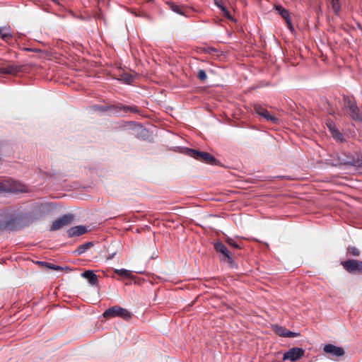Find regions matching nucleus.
<instances>
[{
    "instance_id": "obj_5",
    "label": "nucleus",
    "mask_w": 362,
    "mask_h": 362,
    "mask_svg": "<svg viewBox=\"0 0 362 362\" xmlns=\"http://www.w3.org/2000/svg\"><path fill=\"white\" fill-rule=\"evenodd\" d=\"M214 249L216 250L217 253L220 254V259L222 262H227L232 268L237 267V264L232 258V256L229 250L223 243L219 241L215 243Z\"/></svg>"
},
{
    "instance_id": "obj_11",
    "label": "nucleus",
    "mask_w": 362,
    "mask_h": 362,
    "mask_svg": "<svg viewBox=\"0 0 362 362\" xmlns=\"http://www.w3.org/2000/svg\"><path fill=\"white\" fill-rule=\"evenodd\" d=\"M255 110L259 115L262 116L267 121H270L273 123H276L278 121L277 118L271 115L268 110L261 105H255Z\"/></svg>"
},
{
    "instance_id": "obj_20",
    "label": "nucleus",
    "mask_w": 362,
    "mask_h": 362,
    "mask_svg": "<svg viewBox=\"0 0 362 362\" xmlns=\"http://www.w3.org/2000/svg\"><path fill=\"white\" fill-rule=\"evenodd\" d=\"M168 6L173 11L180 15H184V8L182 6L177 5L174 2H169Z\"/></svg>"
},
{
    "instance_id": "obj_8",
    "label": "nucleus",
    "mask_w": 362,
    "mask_h": 362,
    "mask_svg": "<svg viewBox=\"0 0 362 362\" xmlns=\"http://www.w3.org/2000/svg\"><path fill=\"white\" fill-rule=\"evenodd\" d=\"M23 191L21 186L13 180H7L0 182V192H16Z\"/></svg>"
},
{
    "instance_id": "obj_21",
    "label": "nucleus",
    "mask_w": 362,
    "mask_h": 362,
    "mask_svg": "<svg viewBox=\"0 0 362 362\" xmlns=\"http://www.w3.org/2000/svg\"><path fill=\"white\" fill-rule=\"evenodd\" d=\"M119 80L124 83L131 84L134 80V77L129 73H123L120 75Z\"/></svg>"
},
{
    "instance_id": "obj_15",
    "label": "nucleus",
    "mask_w": 362,
    "mask_h": 362,
    "mask_svg": "<svg viewBox=\"0 0 362 362\" xmlns=\"http://www.w3.org/2000/svg\"><path fill=\"white\" fill-rule=\"evenodd\" d=\"M0 37L6 42H8L12 38L11 29L10 26L0 27Z\"/></svg>"
},
{
    "instance_id": "obj_29",
    "label": "nucleus",
    "mask_w": 362,
    "mask_h": 362,
    "mask_svg": "<svg viewBox=\"0 0 362 362\" xmlns=\"http://www.w3.org/2000/svg\"><path fill=\"white\" fill-rule=\"evenodd\" d=\"M348 252L353 256L358 257L360 255V251L356 247H349Z\"/></svg>"
},
{
    "instance_id": "obj_14",
    "label": "nucleus",
    "mask_w": 362,
    "mask_h": 362,
    "mask_svg": "<svg viewBox=\"0 0 362 362\" xmlns=\"http://www.w3.org/2000/svg\"><path fill=\"white\" fill-rule=\"evenodd\" d=\"M87 232V228L83 226H74L67 230V235L69 238H73L75 236H79Z\"/></svg>"
},
{
    "instance_id": "obj_31",
    "label": "nucleus",
    "mask_w": 362,
    "mask_h": 362,
    "mask_svg": "<svg viewBox=\"0 0 362 362\" xmlns=\"http://www.w3.org/2000/svg\"><path fill=\"white\" fill-rule=\"evenodd\" d=\"M300 335L299 333L298 332H291V331H289L288 329L287 332H286V337H298Z\"/></svg>"
},
{
    "instance_id": "obj_23",
    "label": "nucleus",
    "mask_w": 362,
    "mask_h": 362,
    "mask_svg": "<svg viewBox=\"0 0 362 362\" xmlns=\"http://www.w3.org/2000/svg\"><path fill=\"white\" fill-rule=\"evenodd\" d=\"M276 9L279 11V13L286 21L290 18V14L288 10L285 9L281 6L276 7Z\"/></svg>"
},
{
    "instance_id": "obj_26",
    "label": "nucleus",
    "mask_w": 362,
    "mask_h": 362,
    "mask_svg": "<svg viewBox=\"0 0 362 362\" xmlns=\"http://www.w3.org/2000/svg\"><path fill=\"white\" fill-rule=\"evenodd\" d=\"M226 242L231 247L236 248V249H240V245L232 238L230 237H226L225 239Z\"/></svg>"
},
{
    "instance_id": "obj_28",
    "label": "nucleus",
    "mask_w": 362,
    "mask_h": 362,
    "mask_svg": "<svg viewBox=\"0 0 362 362\" xmlns=\"http://www.w3.org/2000/svg\"><path fill=\"white\" fill-rule=\"evenodd\" d=\"M197 78L201 81H204L207 78V75L206 74V71L203 69H199L197 73Z\"/></svg>"
},
{
    "instance_id": "obj_13",
    "label": "nucleus",
    "mask_w": 362,
    "mask_h": 362,
    "mask_svg": "<svg viewBox=\"0 0 362 362\" xmlns=\"http://www.w3.org/2000/svg\"><path fill=\"white\" fill-rule=\"evenodd\" d=\"M81 276L88 281L89 284L93 286H98V276L92 270H86L81 274Z\"/></svg>"
},
{
    "instance_id": "obj_24",
    "label": "nucleus",
    "mask_w": 362,
    "mask_h": 362,
    "mask_svg": "<svg viewBox=\"0 0 362 362\" xmlns=\"http://www.w3.org/2000/svg\"><path fill=\"white\" fill-rule=\"evenodd\" d=\"M119 108L121 110H124V112H134V113H136V112H139V107L135 105H132V106L122 105L119 107Z\"/></svg>"
},
{
    "instance_id": "obj_30",
    "label": "nucleus",
    "mask_w": 362,
    "mask_h": 362,
    "mask_svg": "<svg viewBox=\"0 0 362 362\" xmlns=\"http://www.w3.org/2000/svg\"><path fill=\"white\" fill-rule=\"evenodd\" d=\"M112 107L111 106H95L94 109L95 110H99L101 112H106L109 110Z\"/></svg>"
},
{
    "instance_id": "obj_32",
    "label": "nucleus",
    "mask_w": 362,
    "mask_h": 362,
    "mask_svg": "<svg viewBox=\"0 0 362 362\" xmlns=\"http://www.w3.org/2000/svg\"><path fill=\"white\" fill-rule=\"evenodd\" d=\"M286 24H287V27H288V28L291 32H293V31L294 30V28H293V26L292 22H291V18H288V19H287V20L286 21Z\"/></svg>"
},
{
    "instance_id": "obj_27",
    "label": "nucleus",
    "mask_w": 362,
    "mask_h": 362,
    "mask_svg": "<svg viewBox=\"0 0 362 362\" xmlns=\"http://www.w3.org/2000/svg\"><path fill=\"white\" fill-rule=\"evenodd\" d=\"M39 263L45 264L47 267L52 269L54 270H56V271H62V268L58 265H55V264L48 263V262H40Z\"/></svg>"
},
{
    "instance_id": "obj_12",
    "label": "nucleus",
    "mask_w": 362,
    "mask_h": 362,
    "mask_svg": "<svg viewBox=\"0 0 362 362\" xmlns=\"http://www.w3.org/2000/svg\"><path fill=\"white\" fill-rule=\"evenodd\" d=\"M327 127L330 132L332 137L337 141H343L344 136L343 134L337 129L335 124L332 120H329L327 122Z\"/></svg>"
},
{
    "instance_id": "obj_10",
    "label": "nucleus",
    "mask_w": 362,
    "mask_h": 362,
    "mask_svg": "<svg viewBox=\"0 0 362 362\" xmlns=\"http://www.w3.org/2000/svg\"><path fill=\"white\" fill-rule=\"evenodd\" d=\"M323 351L336 358L341 357L345 354V351L341 347L336 346L331 344L325 345Z\"/></svg>"
},
{
    "instance_id": "obj_18",
    "label": "nucleus",
    "mask_w": 362,
    "mask_h": 362,
    "mask_svg": "<svg viewBox=\"0 0 362 362\" xmlns=\"http://www.w3.org/2000/svg\"><path fill=\"white\" fill-rule=\"evenodd\" d=\"M272 329L274 332L279 337H286V332L288 331V329L286 327L280 326L279 325H272Z\"/></svg>"
},
{
    "instance_id": "obj_25",
    "label": "nucleus",
    "mask_w": 362,
    "mask_h": 362,
    "mask_svg": "<svg viewBox=\"0 0 362 362\" xmlns=\"http://www.w3.org/2000/svg\"><path fill=\"white\" fill-rule=\"evenodd\" d=\"M215 4L223 12L225 16L230 18V12L223 5L221 1L215 0Z\"/></svg>"
},
{
    "instance_id": "obj_3",
    "label": "nucleus",
    "mask_w": 362,
    "mask_h": 362,
    "mask_svg": "<svg viewBox=\"0 0 362 362\" xmlns=\"http://www.w3.org/2000/svg\"><path fill=\"white\" fill-rule=\"evenodd\" d=\"M103 316L105 318L119 317L125 320H129L132 318L130 312L119 305L109 308L103 313Z\"/></svg>"
},
{
    "instance_id": "obj_1",
    "label": "nucleus",
    "mask_w": 362,
    "mask_h": 362,
    "mask_svg": "<svg viewBox=\"0 0 362 362\" xmlns=\"http://www.w3.org/2000/svg\"><path fill=\"white\" fill-rule=\"evenodd\" d=\"M23 215L16 211H6L1 215L0 230L4 229L17 230L21 227Z\"/></svg>"
},
{
    "instance_id": "obj_33",
    "label": "nucleus",
    "mask_w": 362,
    "mask_h": 362,
    "mask_svg": "<svg viewBox=\"0 0 362 362\" xmlns=\"http://www.w3.org/2000/svg\"><path fill=\"white\" fill-rule=\"evenodd\" d=\"M115 255V253H112V255H110L107 257V259H112V258L114 257Z\"/></svg>"
},
{
    "instance_id": "obj_22",
    "label": "nucleus",
    "mask_w": 362,
    "mask_h": 362,
    "mask_svg": "<svg viewBox=\"0 0 362 362\" xmlns=\"http://www.w3.org/2000/svg\"><path fill=\"white\" fill-rule=\"evenodd\" d=\"M332 2V8L334 12V13L338 16L341 11V4L340 0H331Z\"/></svg>"
},
{
    "instance_id": "obj_2",
    "label": "nucleus",
    "mask_w": 362,
    "mask_h": 362,
    "mask_svg": "<svg viewBox=\"0 0 362 362\" xmlns=\"http://www.w3.org/2000/svg\"><path fill=\"white\" fill-rule=\"evenodd\" d=\"M344 106L346 110V114L355 122L362 121V114L353 96L344 95Z\"/></svg>"
},
{
    "instance_id": "obj_16",
    "label": "nucleus",
    "mask_w": 362,
    "mask_h": 362,
    "mask_svg": "<svg viewBox=\"0 0 362 362\" xmlns=\"http://www.w3.org/2000/svg\"><path fill=\"white\" fill-rule=\"evenodd\" d=\"M18 71L19 68L13 65L0 67V74H16Z\"/></svg>"
},
{
    "instance_id": "obj_34",
    "label": "nucleus",
    "mask_w": 362,
    "mask_h": 362,
    "mask_svg": "<svg viewBox=\"0 0 362 362\" xmlns=\"http://www.w3.org/2000/svg\"><path fill=\"white\" fill-rule=\"evenodd\" d=\"M52 1L56 2V1H57V0H52Z\"/></svg>"
},
{
    "instance_id": "obj_19",
    "label": "nucleus",
    "mask_w": 362,
    "mask_h": 362,
    "mask_svg": "<svg viewBox=\"0 0 362 362\" xmlns=\"http://www.w3.org/2000/svg\"><path fill=\"white\" fill-rule=\"evenodd\" d=\"M115 273L126 279L133 278L132 272L125 269H115Z\"/></svg>"
},
{
    "instance_id": "obj_9",
    "label": "nucleus",
    "mask_w": 362,
    "mask_h": 362,
    "mask_svg": "<svg viewBox=\"0 0 362 362\" xmlns=\"http://www.w3.org/2000/svg\"><path fill=\"white\" fill-rule=\"evenodd\" d=\"M305 351L302 348L294 347L284 354L283 360L296 361L304 355Z\"/></svg>"
},
{
    "instance_id": "obj_4",
    "label": "nucleus",
    "mask_w": 362,
    "mask_h": 362,
    "mask_svg": "<svg viewBox=\"0 0 362 362\" xmlns=\"http://www.w3.org/2000/svg\"><path fill=\"white\" fill-rule=\"evenodd\" d=\"M187 154L199 161L209 165H216L218 163V160L214 156L205 151H199L192 148H187Z\"/></svg>"
},
{
    "instance_id": "obj_17",
    "label": "nucleus",
    "mask_w": 362,
    "mask_h": 362,
    "mask_svg": "<svg viewBox=\"0 0 362 362\" xmlns=\"http://www.w3.org/2000/svg\"><path fill=\"white\" fill-rule=\"evenodd\" d=\"M93 245V244L92 242H87L79 245L78 248L73 252V253L76 256H79L86 252Z\"/></svg>"
},
{
    "instance_id": "obj_6",
    "label": "nucleus",
    "mask_w": 362,
    "mask_h": 362,
    "mask_svg": "<svg viewBox=\"0 0 362 362\" xmlns=\"http://www.w3.org/2000/svg\"><path fill=\"white\" fill-rule=\"evenodd\" d=\"M344 269L349 273H362V261L349 259L341 262Z\"/></svg>"
},
{
    "instance_id": "obj_7",
    "label": "nucleus",
    "mask_w": 362,
    "mask_h": 362,
    "mask_svg": "<svg viewBox=\"0 0 362 362\" xmlns=\"http://www.w3.org/2000/svg\"><path fill=\"white\" fill-rule=\"evenodd\" d=\"M74 220V216L71 214H65L55 220L51 226L50 230H57L65 226H68Z\"/></svg>"
}]
</instances>
